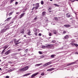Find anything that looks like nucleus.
Here are the masks:
<instances>
[{
	"instance_id": "obj_1",
	"label": "nucleus",
	"mask_w": 78,
	"mask_h": 78,
	"mask_svg": "<svg viewBox=\"0 0 78 78\" xmlns=\"http://www.w3.org/2000/svg\"><path fill=\"white\" fill-rule=\"evenodd\" d=\"M28 69V66H26L25 67L23 68L22 69H19L20 71H22V72H23V71H26Z\"/></svg>"
},
{
	"instance_id": "obj_2",
	"label": "nucleus",
	"mask_w": 78,
	"mask_h": 78,
	"mask_svg": "<svg viewBox=\"0 0 78 78\" xmlns=\"http://www.w3.org/2000/svg\"><path fill=\"white\" fill-rule=\"evenodd\" d=\"M51 63H52V62H48L44 64V67H46V66H48V65H50V64H51Z\"/></svg>"
},
{
	"instance_id": "obj_3",
	"label": "nucleus",
	"mask_w": 78,
	"mask_h": 78,
	"mask_svg": "<svg viewBox=\"0 0 78 78\" xmlns=\"http://www.w3.org/2000/svg\"><path fill=\"white\" fill-rule=\"evenodd\" d=\"M36 7H35V9H37L39 7V3H36L35 4Z\"/></svg>"
},
{
	"instance_id": "obj_4",
	"label": "nucleus",
	"mask_w": 78,
	"mask_h": 78,
	"mask_svg": "<svg viewBox=\"0 0 78 78\" xmlns=\"http://www.w3.org/2000/svg\"><path fill=\"white\" fill-rule=\"evenodd\" d=\"M10 50H9L8 51H6L5 53V55H9L10 53Z\"/></svg>"
},
{
	"instance_id": "obj_5",
	"label": "nucleus",
	"mask_w": 78,
	"mask_h": 78,
	"mask_svg": "<svg viewBox=\"0 0 78 78\" xmlns=\"http://www.w3.org/2000/svg\"><path fill=\"white\" fill-rule=\"evenodd\" d=\"M76 61L75 62H72L71 63H69L68 64H67V66H70V65H72V64H75V63H76Z\"/></svg>"
},
{
	"instance_id": "obj_6",
	"label": "nucleus",
	"mask_w": 78,
	"mask_h": 78,
	"mask_svg": "<svg viewBox=\"0 0 78 78\" xmlns=\"http://www.w3.org/2000/svg\"><path fill=\"white\" fill-rule=\"evenodd\" d=\"M53 47V44H48L46 45L47 48H51Z\"/></svg>"
},
{
	"instance_id": "obj_7",
	"label": "nucleus",
	"mask_w": 78,
	"mask_h": 78,
	"mask_svg": "<svg viewBox=\"0 0 78 78\" xmlns=\"http://www.w3.org/2000/svg\"><path fill=\"white\" fill-rule=\"evenodd\" d=\"M7 29H8V28H6V29H3L1 30V33H3L4 32H5V31H6L7 30Z\"/></svg>"
},
{
	"instance_id": "obj_8",
	"label": "nucleus",
	"mask_w": 78,
	"mask_h": 78,
	"mask_svg": "<svg viewBox=\"0 0 78 78\" xmlns=\"http://www.w3.org/2000/svg\"><path fill=\"white\" fill-rule=\"evenodd\" d=\"M39 73H37L35 74H33L31 76L32 78H34L35 76H36Z\"/></svg>"
},
{
	"instance_id": "obj_9",
	"label": "nucleus",
	"mask_w": 78,
	"mask_h": 78,
	"mask_svg": "<svg viewBox=\"0 0 78 78\" xmlns=\"http://www.w3.org/2000/svg\"><path fill=\"white\" fill-rule=\"evenodd\" d=\"M71 45H75V46H76V47H77L78 46V45L77 44H73L72 43H71Z\"/></svg>"
},
{
	"instance_id": "obj_10",
	"label": "nucleus",
	"mask_w": 78,
	"mask_h": 78,
	"mask_svg": "<svg viewBox=\"0 0 78 78\" xmlns=\"http://www.w3.org/2000/svg\"><path fill=\"white\" fill-rule=\"evenodd\" d=\"M14 42H15V45H17V44H20V42H19V43H18V42H18V41H15Z\"/></svg>"
},
{
	"instance_id": "obj_11",
	"label": "nucleus",
	"mask_w": 78,
	"mask_h": 78,
	"mask_svg": "<svg viewBox=\"0 0 78 78\" xmlns=\"http://www.w3.org/2000/svg\"><path fill=\"white\" fill-rule=\"evenodd\" d=\"M66 15V17L68 18L70 17L71 16L70 15L69 13H67Z\"/></svg>"
},
{
	"instance_id": "obj_12",
	"label": "nucleus",
	"mask_w": 78,
	"mask_h": 78,
	"mask_svg": "<svg viewBox=\"0 0 78 78\" xmlns=\"http://www.w3.org/2000/svg\"><path fill=\"white\" fill-rule=\"evenodd\" d=\"M55 69L54 68H51L47 70V71H51L53 70H54Z\"/></svg>"
},
{
	"instance_id": "obj_13",
	"label": "nucleus",
	"mask_w": 78,
	"mask_h": 78,
	"mask_svg": "<svg viewBox=\"0 0 78 78\" xmlns=\"http://www.w3.org/2000/svg\"><path fill=\"white\" fill-rule=\"evenodd\" d=\"M25 14V13H22L20 16V19H21V18H22L23 16H24V15Z\"/></svg>"
},
{
	"instance_id": "obj_14",
	"label": "nucleus",
	"mask_w": 78,
	"mask_h": 78,
	"mask_svg": "<svg viewBox=\"0 0 78 78\" xmlns=\"http://www.w3.org/2000/svg\"><path fill=\"white\" fill-rule=\"evenodd\" d=\"M31 74V73H28L27 74H24V75L23 76H28V75H30Z\"/></svg>"
},
{
	"instance_id": "obj_15",
	"label": "nucleus",
	"mask_w": 78,
	"mask_h": 78,
	"mask_svg": "<svg viewBox=\"0 0 78 78\" xmlns=\"http://www.w3.org/2000/svg\"><path fill=\"white\" fill-rule=\"evenodd\" d=\"M64 27H70V25L68 24H66L64 25Z\"/></svg>"
},
{
	"instance_id": "obj_16",
	"label": "nucleus",
	"mask_w": 78,
	"mask_h": 78,
	"mask_svg": "<svg viewBox=\"0 0 78 78\" xmlns=\"http://www.w3.org/2000/svg\"><path fill=\"white\" fill-rule=\"evenodd\" d=\"M11 19V17H10L9 18H7L6 20H7V21H9V20H10Z\"/></svg>"
},
{
	"instance_id": "obj_17",
	"label": "nucleus",
	"mask_w": 78,
	"mask_h": 78,
	"mask_svg": "<svg viewBox=\"0 0 78 78\" xmlns=\"http://www.w3.org/2000/svg\"><path fill=\"white\" fill-rule=\"evenodd\" d=\"M53 33L54 34H57V33H56V30H53Z\"/></svg>"
},
{
	"instance_id": "obj_18",
	"label": "nucleus",
	"mask_w": 78,
	"mask_h": 78,
	"mask_svg": "<svg viewBox=\"0 0 78 78\" xmlns=\"http://www.w3.org/2000/svg\"><path fill=\"white\" fill-rule=\"evenodd\" d=\"M24 29H23L20 31V33H21L23 34L24 33Z\"/></svg>"
},
{
	"instance_id": "obj_19",
	"label": "nucleus",
	"mask_w": 78,
	"mask_h": 78,
	"mask_svg": "<svg viewBox=\"0 0 78 78\" xmlns=\"http://www.w3.org/2000/svg\"><path fill=\"white\" fill-rule=\"evenodd\" d=\"M46 13V12H43L42 13V14L43 16H45V14Z\"/></svg>"
},
{
	"instance_id": "obj_20",
	"label": "nucleus",
	"mask_w": 78,
	"mask_h": 78,
	"mask_svg": "<svg viewBox=\"0 0 78 78\" xmlns=\"http://www.w3.org/2000/svg\"><path fill=\"white\" fill-rule=\"evenodd\" d=\"M17 54L16 53L12 54L11 55L12 56H15V55H16Z\"/></svg>"
},
{
	"instance_id": "obj_21",
	"label": "nucleus",
	"mask_w": 78,
	"mask_h": 78,
	"mask_svg": "<svg viewBox=\"0 0 78 78\" xmlns=\"http://www.w3.org/2000/svg\"><path fill=\"white\" fill-rule=\"evenodd\" d=\"M64 37L65 39H68V38H69V36H68V35H67L65 36Z\"/></svg>"
},
{
	"instance_id": "obj_22",
	"label": "nucleus",
	"mask_w": 78,
	"mask_h": 78,
	"mask_svg": "<svg viewBox=\"0 0 78 78\" xmlns=\"http://www.w3.org/2000/svg\"><path fill=\"white\" fill-rule=\"evenodd\" d=\"M42 48L44 49L45 48H47V46H42Z\"/></svg>"
},
{
	"instance_id": "obj_23",
	"label": "nucleus",
	"mask_w": 78,
	"mask_h": 78,
	"mask_svg": "<svg viewBox=\"0 0 78 78\" xmlns=\"http://www.w3.org/2000/svg\"><path fill=\"white\" fill-rule=\"evenodd\" d=\"M8 48V46H5L4 47V48H3L4 49L3 50H6V48Z\"/></svg>"
},
{
	"instance_id": "obj_24",
	"label": "nucleus",
	"mask_w": 78,
	"mask_h": 78,
	"mask_svg": "<svg viewBox=\"0 0 78 78\" xmlns=\"http://www.w3.org/2000/svg\"><path fill=\"white\" fill-rule=\"evenodd\" d=\"M30 33H31V32H30V30H29L28 33V35H29V36L31 35V34H30Z\"/></svg>"
},
{
	"instance_id": "obj_25",
	"label": "nucleus",
	"mask_w": 78,
	"mask_h": 78,
	"mask_svg": "<svg viewBox=\"0 0 78 78\" xmlns=\"http://www.w3.org/2000/svg\"><path fill=\"white\" fill-rule=\"evenodd\" d=\"M28 49L25 50V51H24L25 53H27L28 52Z\"/></svg>"
},
{
	"instance_id": "obj_26",
	"label": "nucleus",
	"mask_w": 78,
	"mask_h": 78,
	"mask_svg": "<svg viewBox=\"0 0 78 78\" xmlns=\"http://www.w3.org/2000/svg\"><path fill=\"white\" fill-rule=\"evenodd\" d=\"M41 64H42V63L37 64L35 65V66H40V65H41Z\"/></svg>"
},
{
	"instance_id": "obj_27",
	"label": "nucleus",
	"mask_w": 78,
	"mask_h": 78,
	"mask_svg": "<svg viewBox=\"0 0 78 78\" xmlns=\"http://www.w3.org/2000/svg\"><path fill=\"white\" fill-rule=\"evenodd\" d=\"M5 50H3L2 51V52L1 53V54H2V55H3V53H5Z\"/></svg>"
},
{
	"instance_id": "obj_28",
	"label": "nucleus",
	"mask_w": 78,
	"mask_h": 78,
	"mask_svg": "<svg viewBox=\"0 0 78 78\" xmlns=\"http://www.w3.org/2000/svg\"><path fill=\"white\" fill-rule=\"evenodd\" d=\"M55 56V55H51V58H54Z\"/></svg>"
},
{
	"instance_id": "obj_29",
	"label": "nucleus",
	"mask_w": 78,
	"mask_h": 78,
	"mask_svg": "<svg viewBox=\"0 0 78 78\" xmlns=\"http://www.w3.org/2000/svg\"><path fill=\"white\" fill-rule=\"evenodd\" d=\"M41 5H43L44 2L43 1H41Z\"/></svg>"
},
{
	"instance_id": "obj_30",
	"label": "nucleus",
	"mask_w": 78,
	"mask_h": 78,
	"mask_svg": "<svg viewBox=\"0 0 78 78\" xmlns=\"http://www.w3.org/2000/svg\"><path fill=\"white\" fill-rule=\"evenodd\" d=\"M54 5H55V6H57L58 7H59V5H58V4H54Z\"/></svg>"
},
{
	"instance_id": "obj_31",
	"label": "nucleus",
	"mask_w": 78,
	"mask_h": 78,
	"mask_svg": "<svg viewBox=\"0 0 78 78\" xmlns=\"http://www.w3.org/2000/svg\"><path fill=\"white\" fill-rule=\"evenodd\" d=\"M41 75H42V76H44V72L42 73L41 74Z\"/></svg>"
},
{
	"instance_id": "obj_32",
	"label": "nucleus",
	"mask_w": 78,
	"mask_h": 78,
	"mask_svg": "<svg viewBox=\"0 0 78 78\" xmlns=\"http://www.w3.org/2000/svg\"><path fill=\"white\" fill-rule=\"evenodd\" d=\"M37 16L35 17L34 18V20H37Z\"/></svg>"
},
{
	"instance_id": "obj_33",
	"label": "nucleus",
	"mask_w": 78,
	"mask_h": 78,
	"mask_svg": "<svg viewBox=\"0 0 78 78\" xmlns=\"http://www.w3.org/2000/svg\"><path fill=\"white\" fill-rule=\"evenodd\" d=\"M14 0H11L10 1V3H12V2H13V1H14Z\"/></svg>"
},
{
	"instance_id": "obj_34",
	"label": "nucleus",
	"mask_w": 78,
	"mask_h": 78,
	"mask_svg": "<svg viewBox=\"0 0 78 78\" xmlns=\"http://www.w3.org/2000/svg\"><path fill=\"white\" fill-rule=\"evenodd\" d=\"M48 34L49 36H51V33H49Z\"/></svg>"
},
{
	"instance_id": "obj_35",
	"label": "nucleus",
	"mask_w": 78,
	"mask_h": 78,
	"mask_svg": "<svg viewBox=\"0 0 78 78\" xmlns=\"http://www.w3.org/2000/svg\"><path fill=\"white\" fill-rule=\"evenodd\" d=\"M12 13H13V12H12L9 13V15H12Z\"/></svg>"
},
{
	"instance_id": "obj_36",
	"label": "nucleus",
	"mask_w": 78,
	"mask_h": 78,
	"mask_svg": "<svg viewBox=\"0 0 78 78\" xmlns=\"http://www.w3.org/2000/svg\"><path fill=\"white\" fill-rule=\"evenodd\" d=\"M21 50H22V49L21 48H20L18 49V51H21Z\"/></svg>"
},
{
	"instance_id": "obj_37",
	"label": "nucleus",
	"mask_w": 78,
	"mask_h": 78,
	"mask_svg": "<svg viewBox=\"0 0 78 78\" xmlns=\"http://www.w3.org/2000/svg\"><path fill=\"white\" fill-rule=\"evenodd\" d=\"M56 42V41H55V40H53L52 41V42H53V43H55Z\"/></svg>"
},
{
	"instance_id": "obj_38",
	"label": "nucleus",
	"mask_w": 78,
	"mask_h": 78,
	"mask_svg": "<svg viewBox=\"0 0 78 78\" xmlns=\"http://www.w3.org/2000/svg\"><path fill=\"white\" fill-rule=\"evenodd\" d=\"M39 54H40L41 55V54H42V53L41 52V51H39Z\"/></svg>"
},
{
	"instance_id": "obj_39",
	"label": "nucleus",
	"mask_w": 78,
	"mask_h": 78,
	"mask_svg": "<svg viewBox=\"0 0 78 78\" xmlns=\"http://www.w3.org/2000/svg\"><path fill=\"white\" fill-rule=\"evenodd\" d=\"M66 33V31H64L63 32V34H65V33Z\"/></svg>"
},
{
	"instance_id": "obj_40",
	"label": "nucleus",
	"mask_w": 78,
	"mask_h": 78,
	"mask_svg": "<svg viewBox=\"0 0 78 78\" xmlns=\"http://www.w3.org/2000/svg\"><path fill=\"white\" fill-rule=\"evenodd\" d=\"M34 34L36 36H37V33H34Z\"/></svg>"
},
{
	"instance_id": "obj_41",
	"label": "nucleus",
	"mask_w": 78,
	"mask_h": 78,
	"mask_svg": "<svg viewBox=\"0 0 78 78\" xmlns=\"http://www.w3.org/2000/svg\"><path fill=\"white\" fill-rule=\"evenodd\" d=\"M39 36H42V34H41V33H40L39 34Z\"/></svg>"
},
{
	"instance_id": "obj_42",
	"label": "nucleus",
	"mask_w": 78,
	"mask_h": 78,
	"mask_svg": "<svg viewBox=\"0 0 78 78\" xmlns=\"http://www.w3.org/2000/svg\"><path fill=\"white\" fill-rule=\"evenodd\" d=\"M55 19L56 20H58V19L57 18V17H55Z\"/></svg>"
},
{
	"instance_id": "obj_43",
	"label": "nucleus",
	"mask_w": 78,
	"mask_h": 78,
	"mask_svg": "<svg viewBox=\"0 0 78 78\" xmlns=\"http://www.w3.org/2000/svg\"><path fill=\"white\" fill-rule=\"evenodd\" d=\"M35 8V7H33V8L32 9V10H34V9Z\"/></svg>"
},
{
	"instance_id": "obj_44",
	"label": "nucleus",
	"mask_w": 78,
	"mask_h": 78,
	"mask_svg": "<svg viewBox=\"0 0 78 78\" xmlns=\"http://www.w3.org/2000/svg\"><path fill=\"white\" fill-rule=\"evenodd\" d=\"M8 62L9 63V64H12V62Z\"/></svg>"
},
{
	"instance_id": "obj_45",
	"label": "nucleus",
	"mask_w": 78,
	"mask_h": 78,
	"mask_svg": "<svg viewBox=\"0 0 78 78\" xmlns=\"http://www.w3.org/2000/svg\"><path fill=\"white\" fill-rule=\"evenodd\" d=\"M44 56H41L40 57V58H44Z\"/></svg>"
},
{
	"instance_id": "obj_46",
	"label": "nucleus",
	"mask_w": 78,
	"mask_h": 78,
	"mask_svg": "<svg viewBox=\"0 0 78 78\" xmlns=\"http://www.w3.org/2000/svg\"><path fill=\"white\" fill-rule=\"evenodd\" d=\"M18 4V2H16L15 3V5H17Z\"/></svg>"
},
{
	"instance_id": "obj_47",
	"label": "nucleus",
	"mask_w": 78,
	"mask_h": 78,
	"mask_svg": "<svg viewBox=\"0 0 78 78\" xmlns=\"http://www.w3.org/2000/svg\"><path fill=\"white\" fill-rule=\"evenodd\" d=\"M9 76H6V78H9Z\"/></svg>"
},
{
	"instance_id": "obj_48",
	"label": "nucleus",
	"mask_w": 78,
	"mask_h": 78,
	"mask_svg": "<svg viewBox=\"0 0 78 78\" xmlns=\"http://www.w3.org/2000/svg\"><path fill=\"white\" fill-rule=\"evenodd\" d=\"M74 12L76 14V15H77V14H76V12Z\"/></svg>"
},
{
	"instance_id": "obj_49",
	"label": "nucleus",
	"mask_w": 78,
	"mask_h": 78,
	"mask_svg": "<svg viewBox=\"0 0 78 78\" xmlns=\"http://www.w3.org/2000/svg\"><path fill=\"white\" fill-rule=\"evenodd\" d=\"M14 23V21H12V22L10 23Z\"/></svg>"
},
{
	"instance_id": "obj_50",
	"label": "nucleus",
	"mask_w": 78,
	"mask_h": 78,
	"mask_svg": "<svg viewBox=\"0 0 78 78\" xmlns=\"http://www.w3.org/2000/svg\"><path fill=\"white\" fill-rule=\"evenodd\" d=\"M75 0L72 1L71 2H75Z\"/></svg>"
},
{
	"instance_id": "obj_51",
	"label": "nucleus",
	"mask_w": 78,
	"mask_h": 78,
	"mask_svg": "<svg viewBox=\"0 0 78 78\" xmlns=\"http://www.w3.org/2000/svg\"><path fill=\"white\" fill-rule=\"evenodd\" d=\"M48 20H46V22H48Z\"/></svg>"
},
{
	"instance_id": "obj_52",
	"label": "nucleus",
	"mask_w": 78,
	"mask_h": 78,
	"mask_svg": "<svg viewBox=\"0 0 78 78\" xmlns=\"http://www.w3.org/2000/svg\"><path fill=\"white\" fill-rule=\"evenodd\" d=\"M50 10H51V8H49V9H48V10H49V11H50Z\"/></svg>"
},
{
	"instance_id": "obj_53",
	"label": "nucleus",
	"mask_w": 78,
	"mask_h": 78,
	"mask_svg": "<svg viewBox=\"0 0 78 78\" xmlns=\"http://www.w3.org/2000/svg\"><path fill=\"white\" fill-rule=\"evenodd\" d=\"M20 39H19L18 40V42H19V41H20Z\"/></svg>"
},
{
	"instance_id": "obj_54",
	"label": "nucleus",
	"mask_w": 78,
	"mask_h": 78,
	"mask_svg": "<svg viewBox=\"0 0 78 78\" xmlns=\"http://www.w3.org/2000/svg\"><path fill=\"white\" fill-rule=\"evenodd\" d=\"M14 42H15V41H16V39H14Z\"/></svg>"
},
{
	"instance_id": "obj_55",
	"label": "nucleus",
	"mask_w": 78,
	"mask_h": 78,
	"mask_svg": "<svg viewBox=\"0 0 78 78\" xmlns=\"http://www.w3.org/2000/svg\"><path fill=\"white\" fill-rule=\"evenodd\" d=\"M5 58H6V57H3V58H2L3 59H5Z\"/></svg>"
},
{
	"instance_id": "obj_56",
	"label": "nucleus",
	"mask_w": 78,
	"mask_h": 78,
	"mask_svg": "<svg viewBox=\"0 0 78 78\" xmlns=\"http://www.w3.org/2000/svg\"><path fill=\"white\" fill-rule=\"evenodd\" d=\"M26 35H24V37H26Z\"/></svg>"
},
{
	"instance_id": "obj_57",
	"label": "nucleus",
	"mask_w": 78,
	"mask_h": 78,
	"mask_svg": "<svg viewBox=\"0 0 78 78\" xmlns=\"http://www.w3.org/2000/svg\"><path fill=\"white\" fill-rule=\"evenodd\" d=\"M76 54H77L78 55V53L77 52H76L75 53Z\"/></svg>"
},
{
	"instance_id": "obj_58",
	"label": "nucleus",
	"mask_w": 78,
	"mask_h": 78,
	"mask_svg": "<svg viewBox=\"0 0 78 78\" xmlns=\"http://www.w3.org/2000/svg\"><path fill=\"white\" fill-rule=\"evenodd\" d=\"M0 70H2L1 68H0Z\"/></svg>"
},
{
	"instance_id": "obj_59",
	"label": "nucleus",
	"mask_w": 78,
	"mask_h": 78,
	"mask_svg": "<svg viewBox=\"0 0 78 78\" xmlns=\"http://www.w3.org/2000/svg\"><path fill=\"white\" fill-rule=\"evenodd\" d=\"M19 14V12H17L16 13V14Z\"/></svg>"
},
{
	"instance_id": "obj_60",
	"label": "nucleus",
	"mask_w": 78,
	"mask_h": 78,
	"mask_svg": "<svg viewBox=\"0 0 78 78\" xmlns=\"http://www.w3.org/2000/svg\"><path fill=\"white\" fill-rule=\"evenodd\" d=\"M33 6H34V5H35V4H33Z\"/></svg>"
},
{
	"instance_id": "obj_61",
	"label": "nucleus",
	"mask_w": 78,
	"mask_h": 78,
	"mask_svg": "<svg viewBox=\"0 0 78 78\" xmlns=\"http://www.w3.org/2000/svg\"><path fill=\"white\" fill-rule=\"evenodd\" d=\"M50 1H51V2H52V1H53V0H50Z\"/></svg>"
},
{
	"instance_id": "obj_62",
	"label": "nucleus",
	"mask_w": 78,
	"mask_h": 78,
	"mask_svg": "<svg viewBox=\"0 0 78 78\" xmlns=\"http://www.w3.org/2000/svg\"><path fill=\"white\" fill-rule=\"evenodd\" d=\"M25 55H26V54H25L24 55H23V56H25Z\"/></svg>"
},
{
	"instance_id": "obj_63",
	"label": "nucleus",
	"mask_w": 78,
	"mask_h": 78,
	"mask_svg": "<svg viewBox=\"0 0 78 78\" xmlns=\"http://www.w3.org/2000/svg\"><path fill=\"white\" fill-rule=\"evenodd\" d=\"M75 1H78V0H75Z\"/></svg>"
},
{
	"instance_id": "obj_64",
	"label": "nucleus",
	"mask_w": 78,
	"mask_h": 78,
	"mask_svg": "<svg viewBox=\"0 0 78 78\" xmlns=\"http://www.w3.org/2000/svg\"><path fill=\"white\" fill-rule=\"evenodd\" d=\"M51 11H49V12H51Z\"/></svg>"
}]
</instances>
